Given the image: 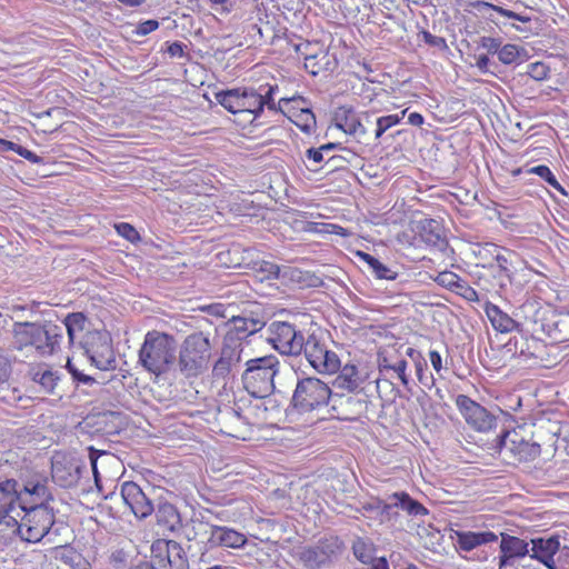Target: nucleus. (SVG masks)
<instances>
[{
    "label": "nucleus",
    "mask_w": 569,
    "mask_h": 569,
    "mask_svg": "<svg viewBox=\"0 0 569 569\" xmlns=\"http://www.w3.org/2000/svg\"><path fill=\"white\" fill-rule=\"evenodd\" d=\"M346 403L352 407V413L355 415H361L368 407V401L366 399L356 397H348L346 399Z\"/></svg>",
    "instance_id": "62"
},
{
    "label": "nucleus",
    "mask_w": 569,
    "mask_h": 569,
    "mask_svg": "<svg viewBox=\"0 0 569 569\" xmlns=\"http://www.w3.org/2000/svg\"><path fill=\"white\" fill-rule=\"evenodd\" d=\"M268 342L279 353L300 356L307 346V337L296 325L287 321H272L268 326Z\"/></svg>",
    "instance_id": "9"
},
{
    "label": "nucleus",
    "mask_w": 569,
    "mask_h": 569,
    "mask_svg": "<svg viewBox=\"0 0 569 569\" xmlns=\"http://www.w3.org/2000/svg\"><path fill=\"white\" fill-rule=\"evenodd\" d=\"M407 111L408 110L405 109L400 113L376 117L375 139L378 140L388 129L398 124L405 118Z\"/></svg>",
    "instance_id": "44"
},
{
    "label": "nucleus",
    "mask_w": 569,
    "mask_h": 569,
    "mask_svg": "<svg viewBox=\"0 0 569 569\" xmlns=\"http://www.w3.org/2000/svg\"><path fill=\"white\" fill-rule=\"evenodd\" d=\"M176 361V340L173 336L151 330L144 336L139 350V362L149 372L166 373Z\"/></svg>",
    "instance_id": "3"
},
{
    "label": "nucleus",
    "mask_w": 569,
    "mask_h": 569,
    "mask_svg": "<svg viewBox=\"0 0 569 569\" xmlns=\"http://www.w3.org/2000/svg\"><path fill=\"white\" fill-rule=\"evenodd\" d=\"M486 313L492 327L501 333L511 332L519 326L509 315L495 305H488Z\"/></svg>",
    "instance_id": "27"
},
{
    "label": "nucleus",
    "mask_w": 569,
    "mask_h": 569,
    "mask_svg": "<svg viewBox=\"0 0 569 569\" xmlns=\"http://www.w3.org/2000/svg\"><path fill=\"white\" fill-rule=\"evenodd\" d=\"M0 150L13 151L32 163H43L41 157L13 141L0 139Z\"/></svg>",
    "instance_id": "43"
},
{
    "label": "nucleus",
    "mask_w": 569,
    "mask_h": 569,
    "mask_svg": "<svg viewBox=\"0 0 569 569\" xmlns=\"http://www.w3.org/2000/svg\"><path fill=\"white\" fill-rule=\"evenodd\" d=\"M114 227H116V230H117L118 234H120L121 237H123L128 241H130L132 243H136L137 241L140 240L139 232L130 223L120 222V223H117Z\"/></svg>",
    "instance_id": "54"
},
{
    "label": "nucleus",
    "mask_w": 569,
    "mask_h": 569,
    "mask_svg": "<svg viewBox=\"0 0 569 569\" xmlns=\"http://www.w3.org/2000/svg\"><path fill=\"white\" fill-rule=\"evenodd\" d=\"M158 522H164L171 530L180 521V516L176 507L171 503H162L157 511Z\"/></svg>",
    "instance_id": "45"
},
{
    "label": "nucleus",
    "mask_w": 569,
    "mask_h": 569,
    "mask_svg": "<svg viewBox=\"0 0 569 569\" xmlns=\"http://www.w3.org/2000/svg\"><path fill=\"white\" fill-rule=\"evenodd\" d=\"M26 501L16 479L0 477V513L13 511L17 505L20 508Z\"/></svg>",
    "instance_id": "23"
},
{
    "label": "nucleus",
    "mask_w": 569,
    "mask_h": 569,
    "mask_svg": "<svg viewBox=\"0 0 569 569\" xmlns=\"http://www.w3.org/2000/svg\"><path fill=\"white\" fill-rule=\"evenodd\" d=\"M529 173H533L539 176L541 179H543L550 187L555 188L556 190L560 191L561 193L566 194L565 189L561 187V184L556 179L555 174L551 172L549 167L545 164H539L536 167H532L528 169Z\"/></svg>",
    "instance_id": "50"
},
{
    "label": "nucleus",
    "mask_w": 569,
    "mask_h": 569,
    "mask_svg": "<svg viewBox=\"0 0 569 569\" xmlns=\"http://www.w3.org/2000/svg\"><path fill=\"white\" fill-rule=\"evenodd\" d=\"M242 88H234L216 92V101L229 112L237 114L239 112V99Z\"/></svg>",
    "instance_id": "37"
},
{
    "label": "nucleus",
    "mask_w": 569,
    "mask_h": 569,
    "mask_svg": "<svg viewBox=\"0 0 569 569\" xmlns=\"http://www.w3.org/2000/svg\"><path fill=\"white\" fill-rule=\"evenodd\" d=\"M550 69L543 62H533L528 66L527 73L535 80L541 81L548 78Z\"/></svg>",
    "instance_id": "56"
},
{
    "label": "nucleus",
    "mask_w": 569,
    "mask_h": 569,
    "mask_svg": "<svg viewBox=\"0 0 569 569\" xmlns=\"http://www.w3.org/2000/svg\"><path fill=\"white\" fill-rule=\"evenodd\" d=\"M339 371V375L333 381V386L336 388L353 392L360 387L361 379L356 366L346 365L345 367H341Z\"/></svg>",
    "instance_id": "30"
},
{
    "label": "nucleus",
    "mask_w": 569,
    "mask_h": 569,
    "mask_svg": "<svg viewBox=\"0 0 569 569\" xmlns=\"http://www.w3.org/2000/svg\"><path fill=\"white\" fill-rule=\"evenodd\" d=\"M481 6H483L486 8H489L491 10H495V11H497L499 14H501L503 17L518 20V21H520L522 23H528V22L531 21V18L528 17V16H522V14L516 13V12H513L511 10L505 9V8L499 7V6H495V4H491V3H488V2H481Z\"/></svg>",
    "instance_id": "55"
},
{
    "label": "nucleus",
    "mask_w": 569,
    "mask_h": 569,
    "mask_svg": "<svg viewBox=\"0 0 569 569\" xmlns=\"http://www.w3.org/2000/svg\"><path fill=\"white\" fill-rule=\"evenodd\" d=\"M166 543L169 540L159 539L156 540L151 546V563L152 569H166L168 553L166 552Z\"/></svg>",
    "instance_id": "41"
},
{
    "label": "nucleus",
    "mask_w": 569,
    "mask_h": 569,
    "mask_svg": "<svg viewBox=\"0 0 569 569\" xmlns=\"http://www.w3.org/2000/svg\"><path fill=\"white\" fill-rule=\"evenodd\" d=\"M159 28V22L157 20L150 19L146 20L138 24L136 33L138 36H147L151 33L152 31L157 30Z\"/></svg>",
    "instance_id": "61"
},
{
    "label": "nucleus",
    "mask_w": 569,
    "mask_h": 569,
    "mask_svg": "<svg viewBox=\"0 0 569 569\" xmlns=\"http://www.w3.org/2000/svg\"><path fill=\"white\" fill-rule=\"evenodd\" d=\"M451 539L459 551L471 552L482 546L498 541L499 536L490 530L461 531L452 530Z\"/></svg>",
    "instance_id": "17"
},
{
    "label": "nucleus",
    "mask_w": 569,
    "mask_h": 569,
    "mask_svg": "<svg viewBox=\"0 0 569 569\" xmlns=\"http://www.w3.org/2000/svg\"><path fill=\"white\" fill-rule=\"evenodd\" d=\"M87 317L82 312L69 313L63 320V330L66 329L70 345H73L78 335L86 329Z\"/></svg>",
    "instance_id": "33"
},
{
    "label": "nucleus",
    "mask_w": 569,
    "mask_h": 569,
    "mask_svg": "<svg viewBox=\"0 0 569 569\" xmlns=\"http://www.w3.org/2000/svg\"><path fill=\"white\" fill-rule=\"evenodd\" d=\"M376 132V113L360 112L358 118L357 139L362 141L367 136Z\"/></svg>",
    "instance_id": "39"
},
{
    "label": "nucleus",
    "mask_w": 569,
    "mask_h": 569,
    "mask_svg": "<svg viewBox=\"0 0 569 569\" xmlns=\"http://www.w3.org/2000/svg\"><path fill=\"white\" fill-rule=\"evenodd\" d=\"M121 497L132 513L140 519L150 516L153 510V503L142 489L132 481H126L121 486Z\"/></svg>",
    "instance_id": "16"
},
{
    "label": "nucleus",
    "mask_w": 569,
    "mask_h": 569,
    "mask_svg": "<svg viewBox=\"0 0 569 569\" xmlns=\"http://www.w3.org/2000/svg\"><path fill=\"white\" fill-rule=\"evenodd\" d=\"M416 372L419 382L428 389H431L435 385V378L431 373L427 372V362L417 361L416 363Z\"/></svg>",
    "instance_id": "53"
},
{
    "label": "nucleus",
    "mask_w": 569,
    "mask_h": 569,
    "mask_svg": "<svg viewBox=\"0 0 569 569\" xmlns=\"http://www.w3.org/2000/svg\"><path fill=\"white\" fill-rule=\"evenodd\" d=\"M435 281L439 286L456 293L460 283L462 282V279L457 273H455L452 271L445 270V271L439 272L436 276Z\"/></svg>",
    "instance_id": "49"
},
{
    "label": "nucleus",
    "mask_w": 569,
    "mask_h": 569,
    "mask_svg": "<svg viewBox=\"0 0 569 569\" xmlns=\"http://www.w3.org/2000/svg\"><path fill=\"white\" fill-rule=\"evenodd\" d=\"M11 511H6L0 513V533L1 535H13L21 539L22 535V525L21 520L18 521L13 516L10 515Z\"/></svg>",
    "instance_id": "46"
},
{
    "label": "nucleus",
    "mask_w": 569,
    "mask_h": 569,
    "mask_svg": "<svg viewBox=\"0 0 569 569\" xmlns=\"http://www.w3.org/2000/svg\"><path fill=\"white\" fill-rule=\"evenodd\" d=\"M359 113L352 108L340 107L335 112L336 127L345 133L357 137Z\"/></svg>",
    "instance_id": "29"
},
{
    "label": "nucleus",
    "mask_w": 569,
    "mask_h": 569,
    "mask_svg": "<svg viewBox=\"0 0 569 569\" xmlns=\"http://www.w3.org/2000/svg\"><path fill=\"white\" fill-rule=\"evenodd\" d=\"M500 248L495 244V243H491V242H487L485 243V246H482L479 251H478V254L481 257V258H485L487 256H491L495 260V263H490L488 266H482L483 269L486 270H495V269H498L500 270V272H502V280L505 279V281H511V269H510V266H511V257L515 256V253L512 251H507V254H502L500 252Z\"/></svg>",
    "instance_id": "22"
},
{
    "label": "nucleus",
    "mask_w": 569,
    "mask_h": 569,
    "mask_svg": "<svg viewBox=\"0 0 569 569\" xmlns=\"http://www.w3.org/2000/svg\"><path fill=\"white\" fill-rule=\"evenodd\" d=\"M184 47L186 46L182 42L174 41L168 46L167 52L171 57H182Z\"/></svg>",
    "instance_id": "64"
},
{
    "label": "nucleus",
    "mask_w": 569,
    "mask_h": 569,
    "mask_svg": "<svg viewBox=\"0 0 569 569\" xmlns=\"http://www.w3.org/2000/svg\"><path fill=\"white\" fill-rule=\"evenodd\" d=\"M495 448L500 455L518 462L533 461L541 453L538 442H530L516 431L503 430L495 440Z\"/></svg>",
    "instance_id": "11"
},
{
    "label": "nucleus",
    "mask_w": 569,
    "mask_h": 569,
    "mask_svg": "<svg viewBox=\"0 0 569 569\" xmlns=\"http://www.w3.org/2000/svg\"><path fill=\"white\" fill-rule=\"evenodd\" d=\"M558 535L532 538L529 542L530 558L539 561L548 569H560L555 556L560 551Z\"/></svg>",
    "instance_id": "15"
},
{
    "label": "nucleus",
    "mask_w": 569,
    "mask_h": 569,
    "mask_svg": "<svg viewBox=\"0 0 569 569\" xmlns=\"http://www.w3.org/2000/svg\"><path fill=\"white\" fill-rule=\"evenodd\" d=\"M499 536L498 569L513 567L518 559L529 556L528 541L507 532H500Z\"/></svg>",
    "instance_id": "14"
},
{
    "label": "nucleus",
    "mask_w": 569,
    "mask_h": 569,
    "mask_svg": "<svg viewBox=\"0 0 569 569\" xmlns=\"http://www.w3.org/2000/svg\"><path fill=\"white\" fill-rule=\"evenodd\" d=\"M241 342L232 343L226 340L221 349L220 357L212 366L213 379H226L230 375L232 368L241 361Z\"/></svg>",
    "instance_id": "18"
},
{
    "label": "nucleus",
    "mask_w": 569,
    "mask_h": 569,
    "mask_svg": "<svg viewBox=\"0 0 569 569\" xmlns=\"http://www.w3.org/2000/svg\"><path fill=\"white\" fill-rule=\"evenodd\" d=\"M357 257L360 261L367 264L370 273L380 280H396L398 277V271L392 269L391 267L381 262L378 258L373 257L370 253L358 251Z\"/></svg>",
    "instance_id": "26"
},
{
    "label": "nucleus",
    "mask_w": 569,
    "mask_h": 569,
    "mask_svg": "<svg viewBox=\"0 0 569 569\" xmlns=\"http://www.w3.org/2000/svg\"><path fill=\"white\" fill-rule=\"evenodd\" d=\"M88 451H89V460H90V465H91V468H92V472H93V477H94V482L97 486H99V481H100V476H99V471H98V467H97V462H98V459L101 457V456H104L107 455L106 451L103 450H98L93 447H89L88 448Z\"/></svg>",
    "instance_id": "59"
},
{
    "label": "nucleus",
    "mask_w": 569,
    "mask_h": 569,
    "mask_svg": "<svg viewBox=\"0 0 569 569\" xmlns=\"http://www.w3.org/2000/svg\"><path fill=\"white\" fill-rule=\"evenodd\" d=\"M232 329L227 335L226 340L238 343L247 337L260 331L264 327V322L261 319L237 316L232 318Z\"/></svg>",
    "instance_id": "24"
},
{
    "label": "nucleus",
    "mask_w": 569,
    "mask_h": 569,
    "mask_svg": "<svg viewBox=\"0 0 569 569\" xmlns=\"http://www.w3.org/2000/svg\"><path fill=\"white\" fill-rule=\"evenodd\" d=\"M456 406L467 425L478 432H488L496 428L497 418L485 407L466 395H458Z\"/></svg>",
    "instance_id": "13"
},
{
    "label": "nucleus",
    "mask_w": 569,
    "mask_h": 569,
    "mask_svg": "<svg viewBox=\"0 0 569 569\" xmlns=\"http://www.w3.org/2000/svg\"><path fill=\"white\" fill-rule=\"evenodd\" d=\"M456 293L460 295L461 297L469 301L479 300L478 292L473 288H471L465 280H462Z\"/></svg>",
    "instance_id": "60"
},
{
    "label": "nucleus",
    "mask_w": 569,
    "mask_h": 569,
    "mask_svg": "<svg viewBox=\"0 0 569 569\" xmlns=\"http://www.w3.org/2000/svg\"><path fill=\"white\" fill-rule=\"evenodd\" d=\"M211 350L209 332L196 331L188 335L179 347L178 372L186 379L202 376L209 369Z\"/></svg>",
    "instance_id": "2"
},
{
    "label": "nucleus",
    "mask_w": 569,
    "mask_h": 569,
    "mask_svg": "<svg viewBox=\"0 0 569 569\" xmlns=\"http://www.w3.org/2000/svg\"><path fill=\"white\" fill-rule=\"evenodd\" d=\"M32 380L40 385L46 393H54V389L60 380L58 371L51 369H37L32 372Z\"/></svg>",
    "instance_id": "34"
},
{
    "label": "nucleus",
    "mask_w": 569,
    "mask_h": 569,
    "mask_svg": "<svg viewBox=\"0 0 569 569\" xmlns=\"http://www.w3.org/2000/svg\"><path fill=\"white\" fill-rule=\"evenodd\" d=\"M398 510L397 501L392 493L387 498V500H382L379 516L388 521L396 520L399 517Z\"/></svg>",
    "instance_id": "51"
},
{
    "label": "nucleus",
    "mask_w": 569,
    "mask_h": 569,
    "mask_svg": "<svg viewBox=\"0 0 569 569\" xmlns=\"http://www.w3.org/2000/svg\"><path fill=\"white\" fill-rule=\"evenodd\" d=\"M63 327L50 320L16 321L11 329L9 349L27 357L36 353L50 357L61 351Z\"/></svg>",
    "instance_id": "1"
},
{
    "label": "nucleus",
    "mask_w": 569,
    "mask_h": 569,
    "mask_svg": "<svg viewBox=\"0 0 569 569\" xmlns=\"http://www.w3.org/2000/svg\"><path fill=\"white\" fill-rule=\"evenodd\" d=\"M310 108V103L300 96L279 99V111L288 119Z\"/></svg>",
    "instance_id": "36"
},
{
    "label": "nucleus",
    "mask_w": 569,
    "mask_h": 569,
    "mask_svg": "<svg viewBox=\"0 0 569 569\" xmlns=\"http://www.w3.org/2000/svg\"><path fill=\"white\" fill-rule=\"evenodd\" d=\"M408 362L405 359H398L392 363L390 371H392L401 381V383L409 389V376L407 375Z\"/></svg>",
    "instance_id": "57"
},
{
    "label": "nucleus",
    "mask_w": 569,
    "mask_h": 569,
    "mask_svg": "<svg viewBox=\"0 0 569 569\" xmlns=\"http://www.w3.org/2000/svg\"><path fill=\"white\" fill-rule=\"evenodd\" d=\"M84 466H81L72 460H53L52 461V478L63 488H71L78 485Z\"/></svg>",
    "instance_id": "21"
},
{
    "label": "nucleus",
    "mask_w": 569,
    "mask_h": 569,
    "mask_svg": "<svg viewBox=\"0 0 569 569\" xmlns=\"http://www.w3.org/2000/svg\"><path fill=\"white\" fill-rule=\"evenodd\" d=\"M262 279H278L280 277V267L270 261H262L259 268Z\"/></svg>",
    "instance_id": "58"
},
{
    "label": "nucleus",
    "mask_w": 569,
    "mask_h": 569,
    "mask_svg": "<svg viewBox=\"0 0 569 569\" xmlns=\"http://www.w3.org/2000/svg\"><path fill=\"white\" fill-rule=\"evenodd\" d=\"M279 370L280 361L274 355L249 359L241 375L242 386L250 396H271Z\"/></svg>",
    "instance_id": "5"
},
{
    "label": "nucleus",
    "mask_w": 569,
    "mask_h": 569,
    "mask_svg": "<svg viewBox=\"0 0 569 569\" xmlns=\"http://www.w3.org/2000/svg\"><path fill=\"white\" fill-rule=\"evenodd\" d=\"M331 388L317 377H298L289 410L299 415L319 411L335 399Z\"/></svg>",
    "instance_id": "4"
},
{
    "label": "nucleus",
    "mask_w": 569,
    "mask_h": 569,
    "mask_svg": "<svg viewBox=\"0 0 569 569\" xmlns=\"http://www.w3.org/2000/svg\"><path fill=\"white\" fill-rule=\"evenodd\" d=\"M79 343L91 365L97 369L102 371L116 369L117 360L111 339L107 332L87 331Z\"/></svg>",
    "instance_id": "10"
},
{
    "label": "nucleus",
    "mask_w": 569,
    "mask_h": 569,
    "mask_svg": "<svg viewBox=\"0 0 569 569\" xmlns=\"http://www.w3.org/2000/svg\"><path fill=\"white\" fill-rule=\"evenodd\" d=\"M66 368L68 372L71 375L73 381H76L78 385L82 383L86 386H92L94 383H98L97 379L92 376L84 375L81 372L70 359H68Z\"/></svg>",
    "instance_id": "52"
},
{
    "label": "nucleus",
    "mask_w": 569,
    "mask_h": 569,
    "mask_svg": "<svg viewBox=\"0 0 569 569\" xmlns=\"http://www.w3.org/2000/svg\"><path fill=\"white\" fill-rule=\"evenodd\" d=\"M23 493V498L27 500L28 506L36 503H44V501L50 497V492L47 486L42 482H28L21 489Z\"/></svg>",
    "instance_id": "35"
},
{
    "label": "nucleus",
    "mask_w": 569,
    "mask_h": 569,
    "mask_svg": "<svg viewBox=\"0 0 569 569\" xmlns=\"http://www.w3.org/2000/svg\"><path fill=\"white\" fill-rule=\"evenodd\" d=\"M416 234L429 247L442 251L447 247V240L442 234V228L438 220L425 218L416 222Z\"/></svg>",
    "instance_id": "20"
},
{
    "label": "nucleus",
    "mask_w": 569,
    "mask_h": 569,
    "mask_svg": "<svg viewBox=\"0 0 569 569\" xmlns=\"http://www.w3.org/2000/svg\"><path fill=\"white\" fill-rule=\"evenodd\" d=\"M270 396H241L237 398L232 407L219 411V419L224 425L237 427L238 425L259 426L269 419Z\"/></svg>",
    "instance_id": "6"
},
{
    "label": "nucleus",
    "mask_w": 569,
    "mask_h": 569,
    "mask_svg": "<svg viewBox=\"0 0 569 569\" xmlns=\"http://www.w3.org/2000/svg\"><path fill=\"white\" fill-rule=\"evenodd\" d=\"M166 552L168 553L166 569H189L187 555L179 542L169 540V543H166Z\"/></svg>",
    "instance_id": "32"
},
{
    "label": "nucleus",
    "mask_w": 569,
    "mask_h": 569,
    "mask_svg": "<svg viewBox=\"0 0 569 569\" xmlns=\"http://www.w3.org/2000/svg\"><path fill=\"white\" fill-rule=\"evenodd\" d=\"M353 556L362 563H370L373 558V545L367 539L358 537L352 542Z\"/></svg>",
    "instance_id": "40"
},
{
    "label": "nucleus",
    "mask_w": 569,
    "mask_h": 569,
    "mask_svg": "<svg viewBox=\"0 0 569 569\" xmlns=\"http://www.w3.org/2000/svg\"><path fill=\"white\" fill-rule=\"evenodd\" d=\"M342 551L343 542L336 536H328L313 545L296 547L291 556L302 569H331Z\"/></svg>",
    "instance_id": "7"
},
{
    "label": "nucleus",
    "mask_w": 569,
    "mask_h": 569,
    "mask_svg": "<svg viewBox=\"0 0 569 569\" xmlns=\"http://www.w3.org/2000/svg\"><path fill=\"white\" fill-rule=\"evenodd\" d=\"M20 509L24 511L21 518V540L29 543L40 542L54 525L53 509L41 502L28 506L27 501L21 505Z\"/></svg>",
    "instance_id": "8"
},
{
    "label": "nucleus",
    "mask_w": 569,
    "mask_h": 569,
    "mask_svg": "<svg viewBox=\"0 0 569 569\" xmlns=\"http://www.w3.org/2000/svg\"><path fill=\"white\" fill-rule=\"evenodd\" d=\"M393 498L397 501L398 509L409 517L421 518L429 515V510L406 491L393 492Z\"/></svg>",
    "instance_id": "28"
},
{
    "label": "nucleus",
    "mask_w": 569,
    "mask_h": 569,
    "mask_svg": "<svg viewBox=\"0 0 569 569\" xmlns=\"http://www.w3.org/2000/svg\"><path fill=\"white\" fill-rule=\"evenodd\" d=\"M295 123L302 132L310 134L315 131L317 121L311 108L300 111L298 114L289 119Z\"/></svg>",
    "instance_id": "42"
},
{
    "label": "nucleus",
    "mask_w": 569,
    "mask_h": 569,
    "mask_svg": "<svg viewBox=\"0 0 569 569\" xmlns=\"http://www.w3.org/2000/svg\"><path fill=\"white\" fill-rule=\"evenodd\" d=\"M242 121L252 123L261 114V98L257 89L243 87L239 99V112Z\"/></svg>",
    "instance_id": "25"
},
{
    "label": "nucleus",
    "mask_w": 569,
    "mask_h": 569,
    "mask_svg": "<svg viewBox=\"0 0 569 569\" xmlns=\"http://www.w3.org/2000/svg\"><path fill=\"white\" fill-rule=\"evenodd\" d=\"M337 147H338L337 143L329 142V143L322 144L319 148H309L306 151V158L308 160L312 161L316 164V167L315 168H310V170L318 171L319 170V164L325 159V153L336 149Z\"/></svg>",
    "instance_id": "48"
},
{
    "label": "nucleus",
    "mask_w": 569,
    "mask_h": 569,
    "mask_svg": "<svg viewBox=\"0 0 569 569\" xmlns=\"http://www.w3.org/2000/svg\"><path fill=\"white\" fill-rule=\"evenodd\" d=\"M213 525L204 521L202 518L193 517L184 526V537L189 541L200 540L206 545L208 536L211 533Z\"/></svg>",
    "instance_id": "31"
},
{
    "label": "nucleus",
    "mask_w": 569,
    "mask_h": 569,
    "mask_svg": "<svg viewBox=\"0 0 569 569\" xmlns=\"http://www.w3.org/2000/svg\"><path fill=\"white\" fill-rule=\"evenodd\" d=\"M303 355L318 373L333 375L341 368L339 356L316 333L308 335Z\"/></svg>",
    "instance_id": "12"
},
{
    "label": "nucleus",
    "mask_w": 569,
    "mask_h": 569,
    "mask_svg": "<svg viewBox=\"0 0 569 569\" xmlns=\"http://www.w3.org/2000/svg\"><path fill=\"white\" fill-rule=\"evenodd\" d=\"M481 47L486 49L489 53H497L501 48V41L497 38L491 37H482L481 38Z\"/></svg>",
    "instance_id": "63"
},
{
    "label": "nucleus",
    "mask_w": 569,
    "mask_h": 569,
    "mask_svg": "<svg viewBox=\"0 0 569 569\" xmlns=\"http://www.w3.org/2000/svg\"><path fill=\"white\" fill-rule=\"evenodd\" d=\"M498 58L503 64L521 62L526 58V50L516 44L507 43L498 51Z\"/></svg>",
    "instance_id": "38"
},
{
    "label": "nucleus",
    "mask_w": 569,
    "mask_h": 569,
    "mask_svg": "<svg viewBox=\"0 0 569 569\" xmlns=\"http://www.w3.org/2000/svg\"><path fill=\"white\" fill-rule=\"evenodd\" d=\"M247 543V537L229 527L224 526H212L211 533L206 540L207 549H213L217 547L223 548H241Z\"/></svg>",
    "instance_id": "19"
},
{
    "label": "nucleus",
    "mask_w": 569,
    "mask_h": 569,
    "mask_svg": "<svg viewBox=\"0 0 569 569\" xmlns=\"http://www.w3.org/2000/svg\"><path fill=\"white\" fill-rule=\"evenodd\" d=\"M258 94L261 98V113L263 112L264 106L271 111H279V102L276 103L273 96L278 91V86L263 84L257 89Z\"/></svg>",
    "instance_id": "47"
}]
</instances>
